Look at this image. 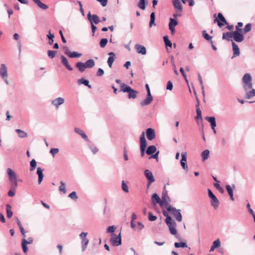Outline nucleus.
Wrapping results in <instances>:
<instances>
[{
  "label": "nucleus",
  "instance_id": "f257e3e1",
  "mask_svg": "<svg viewBox=\"0 0 255 255\" xmlns=\"http://www.w3.org/2000/svg\"><path fill=\"white\" fill-rule=\"evenodd\" d=\"M120 92L128 93V99H135L137 97V94L138 93L137 91L132 89L130 86L127 85L125 83H122Z\"/></svg>",
  "mask_w": 255,
  "mask_h": 255
},
{
  "label": "nucleus",
  "instance_id": "f03ea898",
  "mask_svg": "<svg viewBox=\"0 0 255 255\" xmlns=\"http://www.w3.org/2000/svg\"><path fill=\"white\" fill-rule=\"evenodd\" d=\"M167 210L168 211L173 213L174 217L177 221H182V217L180 209H176L175 207H172L171 205H169L167 208Z\"/></svg>",
  "mask_w": 255,
  "mask_h": 255
},
{
  "label": "nucleus",
  "instance_id": "7ed1b4c3",
  "mask_svg": "<svg viewBox=\"0 0 255 255\" xmlns=\"http://www.w3.org/2000/svg\"><path fill=\"white\" fill-rule=\"evenodd\" d=\"M208 196L211 199V205L215 209H217L219 207L220 202L219 200L216 196L213 193L210 189H208Z\"/></svg>",
  "mask_w": 255,
  "mask_h": 255
},
{
  "label": "nucleus",
  "instance_id": "20e7f679",
  "mask_svg": "<svg viewBox=\"0 0 255 255\" xmlns=\"http://www.w3.org/2000/svg\"><path fill=\"white\" fill-rule=\"evenodd\" d=\"M110 242L114 246H119L122 244V237L121 234L120 233L119 235H116L115 234L112 235L111 238L110 239Z\"/></svg>",
  "mask_w": 255,
  "mask_h": 255
},
{
  "label": "nucleus",
  "instance_id": "39448f33",
  "mask_svg": "<svg viewBox=\"0 0 255 255\" xmlns=\"http://www.w3.org/2000/svg\"><path fill=\"white\" fill-rule=\"evenodd\" d=\"M87 19L91 24H97L101 22V20H100L99 16L97 14H91L90 11L87 14Z\"/></svg>",
  "mask_w": 255,
  "mask_h": 255
},
{
  "label": "nucleus",
  "instance_id": "423d86ee",
  "mask_svg": "<svg viewBox=\"0 0 255 255\" xmlns=\"http://www.w3.org/2000/svg\"><path fill=\"white\" fill-rule=\"evenodd\" d=\"M217 22L218 25L219 27H222L224 24H228V22L221 13L218 14V18H215L214 22Z\"/></svg>",
  "mask_w": 255,
  "mask_h": 255
},
{
  "label": "nucleus",
  "instance_id": "0eeeda50",
  "mask_svg": "<svg viewBox=\"0 0 255 255\" xmlns=\"http://www.w3.org/2000/svg\"><path fill=\"white\" fill-rule=\"evenodd\" d=\"M166 224L169 228L170 234L172 235H175L176 238H178V235H177V230L176 229V222L173 220L171 222H169V223H166Z\"/></svg>",
  "mask_w": 255,
  "mask_h": 255
},
{
  "label": "nucleus",
  "instance_id": "6e6552de",
  "mask_svg": "<svg viewBox=\"0 0 255 255\" xmlns=\"http://www.w3.org/2000/svg\"><path fill=\"white\" fill-rule=\"evenodd\" d=\"M64 53L70 58H79L82 56V54L76 51L71 52L67 47H65Z\"/></svg>",
  "mask_w": 255,
  "mask_h": 255
},
{
  "label": "nucleus",
  "instance_id": "1a4fd4ad",
  "mask_svg": "<svg viewBox=\"0 0 255 255\" xmlns=\"http://www.w3.org/2000/svg\"><path fill=\"white\" fill-rule=\"evenodd\" d=\"M187 155L186 152H182L181 153V159L180 160V164L182 167L186 171H188V165L187 164Z\"/></svg>",
  "mask_w": 255,
  "mask_h": 255
},
{
  "label": "nucleus",
  "instance_id": "9d476101",
  "mask_svg": "<svg viewBox=\"0 0 255 255\" xmlns=\"http://www.w3.org/2000/svg\"><path fill=\"white\" fill-rule=\"evenodd\" d=\"M234 40L237 42H241L244 39V36L242 33V31H234L233 32Z\"/></svg>",
  "mask_w": 255,
  "mask_h": 255
},
{
  "label": "nucleus",
  "instance_id": "9b49d317",
  "mask_svg": "<svg viewBox=\"0 0 255 255\" xmlns=\"http://www.w3.org/2000/svg\"><path fill=\"white\" fill-rule=\"evenodd\" d=\"M60 59L61 61V63L65 66V67L69 71H73V68L69 64L68 59L63 55H61L60 56Z\"/></svg>",
  "mask_w": 255,
  "mask_h": 255
},
{
  "label": "nucleus",
  "instance_id": "f8f14e48",
  "mask_svg": "<svg viewBox=\"0 0 255 255\" xmlns=\"http://www.w3.org/2000/svg\"><path fill=\"white\" fill-rule=\"evenodd\" d=\"M135 49L136 50V52L138 54H140L142 55H145L146 53V48L142 45L138 44H136L134 46Z\"/></svg>",
  "mask_w": 255,
  "mask_h": 255
},
{
  "label": "nucleus",
  "instance_id": "ddd939ff",
  "mask_svg": "<svg viewBox=\"0 0 255 255\" xmlns=\"http://www.w3.org/2000/svg\"><path fill=\"white\" fill-rule=\"evenodd\" d=\"M177 24L178 22L176 20L172 18H169V29L171 31L172 34H173L175 32V27L177 25Z\"/></svg>",
  "mask_w": 255,
  "mask_h": 255
},
{
  "label": "nucleus",
  "instance_id": "4468645a",
  "mask_svg": "<svg viewBox=\"0 0 255 255\" xmlns=\"http://www.w3.org/2000/svg\"><path fill=\"white\" fill-rule=\"evenodd\" d=\"M146 137L149 140H153L155 137L154 130L152 128H148L146 130Z\"/></svg>",
  "mask_w": 255,
  "mask_h": 255
},
{
  "label": "nucleus",
  "instance_id": "2eb2a0df",
  "mask_svg": "<svg viewBox=\"0 0 255 255\" xmlns=\"http://www.w3.org/2000/svg\"><path fill=\"white\" fill-rule=\"evenodd\" d=\"M0 76L2 78L7 77V69L4 64H1L0 67Z\"/></svg>",
  "mask_w": 255,
  "mask_h": 255
},
{
  "label": "nucleus",
  "instance_id": "dca6fc26",
  "mask_svg": "<svg viewBox=\"0 0 255 255\" xmlns=\"http://www.w3.org/2000/svg\"><path fill=\"white\" fill-rule=\"evenodd\" d=\"M151 201L153 205L156 204H159L160 206H162L163 203V201L160 200L159 197L156 193H154L151 196Z\"/></svg>",
  "mask_w": 255,
  "mask_h": 255
},
{
  "label": "nucleus",
  "instance_id": "f3484780",
  "mask_svg": "<svg viewBox=\"0 0 255 255\" xmlns=\"http://www.w3.org/2000/svg\"><path fill=\"white\" fill-rule=\"evenodd\" d=\"M144 175L147 180V181L154 182L155 178L153 175L152 173L148 169H145L144 171Z\"/></svg>",
  "mask_w": 255,
  "mask_h": 255
},
{
  "label": "nucleus",
  "instance_id": "a211bd4d",
  "mask_svg": "<svg viewBox=\"0 0 255 255\" xmlns=\"http://www.w3.org/2000/svg\"><path fill=\"white\" fill-rule=\"evenodd\" d=\"M64 103V99L61 97L57 98L51 101L52 105L54 106L57 109L59 106Z\"/></svg>",
  "mask_w": 255,
  "mask_h": 255
},
{
  "label": "nucleus",
  "instance_id": "6ab92c4d",
  "mask_svg": "<svg viewBox=\"0 0 255 255\" xmlns=\"http://www.w3.org/2000/svg\"><path fill=\"white\" fill-rule=\"evenodd\" d=\"M153 100V97L152 96L151 94L148 95L147 94V97L146 99H145L144 100L142 101L140 103V105L141 106L143 107L146 105H148L151 103V102Z\"/></svg>",
  "mask_w": 255,
  "mask_h": 255
},
{
  "label": "nucleus",
  "instance_id": "aec40b11",
  "mask_svg": "<svg viewBox=\"0 0 255 255\" xmlns=\"http://www.w3.org/2000/svg\"><path fill=\"white\" fill-rule=\"evenodd\" d=\"M140 142V148H145L146 149L147 146V142L145 138L144 132H143L140 136L139 139Z\"/></svg>",
  "mask_w": 255,
  "mask_h": 255
},
{
  "label": "nucleus",
  "instance_id": "412c9836",
  "mask_svg": "<svg viewBox=\"0 0 255 255\" xmlns=\"http://www.w3.org/2000/svg\"><path fill=\"white\" fill-rule=\"evenodd\" d=\"M172 4L176 11H180V12H182L183 7L182 4L179 0H173Z\"/></svg>",
  "mask_w": 255,
  "mask_h": 255
},
{
  "label": "nucleus",
  "instance_id": "4be33fe9",
  "mask_svg": "<svg viewBox=\"0 0 255 255\" xmlns=\"http://www.w3.org/2000/svg\"><path fill=\"white\" fill-rule=\"evenodd\" d=\"M109 57L108 59V64L110 68H112L113 62L115 59L116 58V54L113 52L109 53Z\"/></svg>",
  "mask_w": 255,
  "mask_h": 255
},
{
  "label": "nucleus",
  "instance_id": "5701e85b",
  "mask_svg": "<svg viewBox=\"0 0 255 255\" xmlns=\"http://www.w3.org/2000/svg\"><path fill=\"white\" fill-rule=\"evenodd\" d=\"M7 174L9 175V179L12 182L13 185H16L15 174V172L10 168L7 169Z\"/></svg>",
  "mask_w": 255,
  "mask_h": 255
},
{
  "label": "nucleus",
  "instance_id": "b1692460",
  "mask_svg": "<svg viewBox=\"0 0 255 255\" xmlns=\"http://www.w3.org/2000/svg\"><path fill=\"white\" fill-rule=\"evenodd\" d=\"M43 169H42L41 167H39L37 168L36 174H37V175L38 176V184H40L43 179L44 175L43 174Z\"/></svg>",
  "mask_w": 255,
  "mask_h": 255
},
{
  "label": "nucleus",
  "instance_id": "393cba45",
  "mask_svg": "<svg viewBox=\"0 0 255 255\" xmlns=\"http://www.w3.org/2000/svg\"><path fill=\"white\" fill-rule=\"evenodd\" d=\"M232 45L233 46V50L234 52L233 56L232 57V58H233L235 57L239 56L240 52L238 46L235 42H232Z\"/></svg>",
  "mask_w": 255,
  "mask_h": 255
},
{
  "label": "nucleus",
  "instance_id": "a878e982",
  "mask_svg": "<svg viewBox=\"0 0 255 255\" xmlns=\"http://www.w3.org/2000/svg\"><path fill=\"white\" fill-rule=\"evenodd\" d=\"M162 201L163 204L168 205V203L167 201L166 198L170 200L169 197L167 196V191L165 189V186H164L163 191L162 194Z\"/></svg>",
  "mask_w": 255,
  "mask_h": 255
},
{
  "label": "nucleus",
  "instance_id": "bb28decb",
  "mask_svg": "<svg viewBox=\"0 0 255 255\" xmlns=\"http://www.w3.org/2000/svg\"><path fill=\"white\" fill-rule=\"evenodd\" d=\"M75 66L80 72H84L87 68L84 63L82 62H78L76 63Z\"/></svg>",
  "mask_w": 255,
  "mask_h": 255
},
{
  "label": "nucleus",
  "instance_id": "cd10ccee",
  "mask_svg": "<svg viewBox=\"0 0 255 255\" xmlns=\"http://www.w3.org/2000/svg\"><path fill=\"white\" fill-rule=\"evenodd\" d=\"M206 120L208 121L210 123L212 129H214V128L216 127V119L214 117H206Z\"/></svg>",
  "mask_w": 255,
  "mask_h": 255
},
{
  "label": "nucleus",
  "instance_id": "c85d7f7f",
  "mask_svg": "<svg viewBox=\"0 0 255 255\" xmlns=\"http://www.w3.org/2000/svg\"><path fill=\"white\" fill-rule=\"evenodd\" d=\"M156 151V147L154 145H150L149 146L146 150V153L148 155H151L155 153Z\"/></svg>",
  "mask_w": 255,
  "mask_h": 255
},
{
  "label": "nucleus",
  "instance_id": "c756f323",
  "mask_svg": "<svg viewBox=\"0 0 255 255\" xmlns=\"http://www.w3.org/2000/svg\"><path fill=\"white\" fill-rule=\"evenodd\" d=\"M233 37V32H227L223 33L222 38L226 39L227 41H231V38Z\"/></svg>",
  "mask_w": 255,
  "mask_h": 255
},
{
  "label": "nucleus",
  "instance_id": "7c9ffc66",
  "mask_svg": "<svg viewBox=\"0 0 255 255\" xmlns=\"http://www.w3.org/2000/svg\"><path fill=\"white\" fill-rule=\"evenodd\" d=\"M226 189L230 196L231 200L232 201H234V198L233 196V190L232 187L230 185H226Z\"/></svg>",
  "mask_w": 255,
  "mask_h": 255
},
{
  "label": "nucleus",
  "instance_id": "2f4dec72",
  "mask_svg": "<svg viewBox=\"0 0 255 255\" xmlns=\"http://www.w3.org/2000/svg\"><path fill=\"white\" fill-rule=\"evenodd\" d=\"M78 83L79 85L84 84L85 86H87L89 88H92L91 85H89V81L88 80H86L84 78H81L78 80Z\"/></svg>",
  "mask_w": 255,
  "mask_h": 255
},
{
  "label": "nucleus",
  "instance_id": "473e14b6",
  "mask_svg": "<svg viewBox=\"0 0 255 255\" xmlns=\"http://www.w3.org/2000/svg\"><path fill=\"white\" fill-rule=\"evenodd\" d=\"M87 68H91L95 66V63L93 59H90L84 63Z\"/></svg>",
  "mask_w": 255,
  "mask_h": 255
},
{
  "label": "nucleus",
  "instance_id": "72a5a7b5",
  "mask_svg": "<svg viewBox=\"0 0 255 255\" xmlns=\"http://www.w3.org/2000/svg\"><path fill=\"white\" fill-rule=\"evenodd\" d=\"M209 154L210 151L208 149H206L204 150L201 153L202 161H205L207 160L209 157Z\"/></svg>",
  "mask_w": 255,
  "mask_h": 255
},
{
  "label": "nucleus",
  "instance_id": "f704fd0d",
  "mask_svg": "<svg viewBox=\"0 0 255 255\" xmlns=\"http://www.w3.org/2000/svg\"><path fill=\"white\" fill-rule=\"evenodd\" d=\"M252 77L249 73L245 74L243 77V82L244 83L251 82Z\"/></svg>",
  "mask_w": 255,
  "mask_h": 255
},
{
  "label": "nucleus",
  "instance_id": "c9c22d12",
  "mask_svg": "<svg viewBox=\"0 0 255 255\" xmlns=\"http://www.w3.org/2000/svg\"><path fill=\"white\" fill-rule=\"evenodd\" d=\"M27 245V244L26 243V240L25 239H23L22 240L21 246L23 253L25 254H27V253L28 252V248Z\"/></svg>",
  "mask_w": 255,
  "mask_h": 255
},
{
  "label": "nucleus",
  "instance_id": "e433bc0d",
  "mask_svg": "<svg viewBox=\"0 0 255 255\" xmlns=\"http://www.w3.org/2000/svg\"><path fill=\"white\" fill-rule=\"evenodd\" d=\"M34 2L37 5V6L41 8L42 9L45 10L48 8V6L46 4L42 3L40 0H36V1Z\"/></svg>",
  "mask_w": 255,
  "mask_h": 255
},
{
  "label": "nucleus",
  "instance_id": "4c0bfd02",
  "mask_svg": "<svg viewBox=\"0 0 255 255\" xmlns=\"http://www.w3.org/2000/svg\"><path fill=\"white\" fill-rule=\"evenodd\" d=\"M17 134L20 138H25L28 136V134L26 132L19 129H17Z\"/></svg>",
  "mask_w": 255,
  "mask_h": 255
},
{
  "label": "nucleus",
  "instance_id": "58836bf2",
  "mask_svg": "<svg viewBox=\"0 0 255 255\" xmlns=\"http://www.w3.org/2000/svg\"><path fill=\"white\" fill-rule=\"evenodd\" d=\"M254 96H255V90L253 89L251 91L247 92L246 94L245 98L246 99H250Z\"/></svg>",
  "mask_w": 255,
  "mask_h": 255
},
{
  "label": "nucleus",
  "instance_id": "ea45409f",
  "mask_svg": "<svg viewBox=\"0 0 255 255\" xmlns=\"http://www.w3.org/2000/svg\"><path fill=\"white\" fill-rule=\"evenodd\" d=\"M89 240L86 238L85 239L82 240L81 242L82 244V252H84L86 249L87 246L89 244Z\"/></svg>",
  "mask_w": 255,
  "mask_h": 255
},
{
  "label": "nucleus",
  "instance_id": "a19ab883",
  "mask_svg": "<svg viewBox=\"0 0 255 255\" xmlns=\"http://www.w3.org/2000/svg\"><path fill=\"white\" fill-rule=\"evenodd\" d=\"M163 40L166 47H171L172 44L171 42L169 40L168 36L167 35H165L163 36Z\"/></svg>",
  "mask_w": 255,
  "mask_h": 255
},
{
  "label": "nucleus",
  "instance_id": "79ce46f5",
  "mask_svg": "<svg viewBox=\"0 0 255 255\" xmlns=\"http://www.w3.org/2000/svg\"><path fill=\"white\" fill-rule=\"evenodd\" d=\"M36 166L37 162L36 160L34 159H32L31 161L30 162V171H32L34 170L36 167Z\"/></svg>",
  "mask_w": 255,
  "mask_h": 255
},
{
  "label": "nucleus",
  "instance_id": "37998d69",
  "mask_svg": "<svg viewBox=\"0 0 255 255\" xmlns=\"http://www.w3.org/2000/svg\"><path fill=\"white\" fill-rule=\"evenodd\" d=\"M174 247L176 248H187V245L185 242H176L174 243Z\"/></svg>",
  "mask_w": 255,
  "mask_h": 255
},
{
  "label": "nucleus",
  "instance_id": "c03bdc74",
  "mask_svg": "<svg viewBox=\"0 0 255 255\" xmlns=\"http://www.w3.org/2000/svg\"><path fill=\"white\" fill-rule=\"evenodd\" d=\"M12 212L11 211V206L8 205V204H7L6 205V216L8 218H10L12 217Z\"/></svg>",
  "mask_w": 255,
  "mask_h": 255
},
{
  "label": "nucleus",
  "instance_id": "a18cd8bd",
  "mask_svg": "<svg viewBox=\"0 0 255 255\" xmlns=\"http://www.w3.org/2000/svg\"><path fill=\"white\" fill-rule=\"evenodd\" d=\"M202 34H203V36L204 37V38L206 40H208V41H210V42H211V41H212V37L211 36H210V35H209L207 33V31H206V30H203V31H202Z\"/></svg>",
  "mask_w": 255,
  "mask_h": 255
},
{
  "label": "nucleus",
  "instance_id": "49530a36",
  "mask_svg": "<svg viewBox=\"0 0 255 255\" xmlns=\"http://www.w3.org/2000/svg\"><path fill=\"white\" fill-rule=\"evenodd\" d=\"M137 6L142 10L145 9V0H139Z\"/></svg>",
  "mask_w": 255,
  "mask_h": 255
},
{
  "label": "nucleus",
  "instance_id": "de8ad7c7",
  "mask_svg": "<svg viewBox=\"0 0 255 255\" xmlns=\"http://www.w3.org/2000/svg\"><path fill=\"white\" fill-rule=\"evenodd\" d=\"M163 214L164 216L166 217L165 222L169 223V222H171L173 221L171 217L168 214L167 212L165 210L163 211Z\"/></svg>",
  "mask_w": 255,
  "mask_h": 255
},
{
  "label": "nucleus",
  "instance_id": "09e8293b",
  "mask_svg": "<svg viewBox=\"0 0 255 255\" xmlns=\"http://www.w3.org/2000/svg\"><path fill=\"white\" fill-rule=\"evenodd\" d=\"M196 113H197V115L195 117V120H197L198 119H200L202 121V112H201L200 108H197L196 109Z\"/></svg>",
  "mask_w": 255,
  "mask_h": 255
},
{
  "label": "nucleus",
  "instance_id": "8fccbe9b",
  "mask_svg": "<svg viewBox=\"0 0 255 255\" xmlns=\"http://www.w3.org/2000/svg\"><path fill=\"white\" fill-rule=\"evenodd\" d=\"M57 52V51L49 50L47 51V55L50 59H53L55 57Z\"/></svg>",
  "mask_w": 255,
  "mask_h": 255
},
{
  "label": "nucleus",
  "instance_id": "3c124183",
  "mask_svg": "<svg viewBox=\"0 0 255 255\" xmlns=\"http://www.w3.org/2000/svg\"><path fill=\"white\" fill-rule=\"evenodd\" d=\"M108 40L107 38H102L100 41V46L104 48L107 44Z\"/></svg>",
  "mask_w": 255,
  "mask_h": 255
},
{
  "label": "nucleus",
  "instance_id": "603ef678",
  "mask_svg": "<svg viewBox=\"0 0 255 255\" xmlns=\"http://www.w3.org/2000/svg\"><path fill=\"white\" fill-rule=\"evenodd\" d=\"M252 29V24L250 23H249L247 24L245 27L243 29L244 33H246L249 31H250Z\"/></svg>",
  "mask_w": 255,
  "mask_h": 255
},
{
  "label": "nucleus",
  "instance_id": "864d4df0",
  "mask_svg": "<svg viewBox=\"0 0 255 255\" xmlns=\"http://www.w3.org/2000/svg\"><path fill=\"white\" fill-rule=\"evenodd\" d=\"M59 190L60 191L62 192L63 193H66V192L65 185L63 181L60 182V186L59 187Z\"/></svg>",
  "mask_w": 255,
  "mask_h": 255
},
{
  "label": "nucleus",
  "instance_id": "5fc2aeb1",
  "mask_svg": "<svg viewBox=\"0 0 255 255\" xmlns=\"http://www.w3.org/2000/svg\"><path fill=\"white\" fill-rule=\"evenodd\" d=\"M122 190L126 193H128L129 191L128 186L125 183L124 180H123L122 182Z\"/></svg>",
  "mask_w": 255,
  "mask_h": 255
},
{
  "label": "nucleus",
  "instance_id": "6e6d98bb",
  "mask_svg": "<svg viewBox=\"0 0 255 255\" xmlns=\"http://www.w3.org/2000/svg\"><path fill=\"white\" fill-rule=\"evenodd\" d=\"M17 224L19 227V230L20 231L22 235H24L26 233V232H25L24 228H23L20 222L19 221V220L17 218Z\"/></svg>",
  "mask_w": 255,
  "mask_h": 255
},
{
  "label": "nucleus",
  "instance_id": "4d7b16f0",
  "mask_svg": "<svg viewBox=\"0 0 255 255\" xmlns=\"http://www.w3.org/2000/svg\"><path fill=\"white\" fill-rule=\"evenodd\" d=\"M252 88V82L247 83L244 84V88L245 91H247Z\"/></svg>",
  "mask_w": 255,
  "mask_h": 255
},
{
  "label": "nucleus",
  "instance_id": "13d9d810",
  "mask_svg": "<svg viewBox=\"0 0 255 255\" xmlns=\"http://www.w3.org/2000/svg\"><path fill=\"white\" fill-rule=\"evenodd\" d=\"M116 229V227L115 226H111L109 227L107 229V233H113Z\"/></svg>",
  "mask_w": 255,
  "mask_h": 255
},
{
  "label": "nucleus",
  "instance_id": "bf43d9fd",
  "mask_svg": "<svg viewBox=\"0 0 255 255\" xmlns=\"http://www.w3.org/2000/svg\"><path fill=\"white\" fill-rule=\"evenodd\" d=\"M243 25V23L241 22H239L237 23V25L236 26V31H242V29L241 28Z\"/></svg>",
  "mask_w": 255,
  "mask_h": 255
},
{
  "label": "nucleus",
  "instance_id": "052dcab7",
  "mask_svg": "<svg viewBox=\"0 0 255 255\" xmlns=\"http://www.w3.org/2000/svg\"><path fill=\"white\" fill-rule=\"evenodd\" d=\"M68 197L70 198L73 199V200H77L78 199V196L76 195V193L75 191L72 192L69 195H68Z\"/></svg>",
  "mask_w": 255,
  "mask_h": 255
},
{
  "label": "nucleus",
  "instance_id": "680f3d73",
  "mask_svg": "<svg viewBox=\"0 0 255 255\" xmlns=\"http://www.w3.org/2000/svg\"><path fill=\"white\" fill-rule=\"evenodd\" d=\"M157 219V217L156 216L153 215V214L149 212L148 214V220L150 221H154Z\"/></svg>",
  "mask_w": 255,
  "mask_h": 255
},
{
  "label": "nucleus",
  "instance_id": "e2e57ef3",
  "mask_svg": "<svg viewBox=\"0 0 255 255\" xmlns=\"http://www.w3.org/2000/svg\"><path fill=\"white\" fill-rule=\"evenodd\" d=\"M216 248H219L221 246V242L219 239H217L214 241L212 245Z\"/></svg>",
  "mask_w": 255,
  "mask_h": 255
},
{
  "label": "nucleus",
  "instance_id": "0e129e2a",
  "mask_svg": "<svg viewBox=\"0 0 255 255\" xmlns=\"http://www.w3.org/2000/svg\"><path fill=\"white\" fill-rule=\"evenodd\" d=\"M59 152L58 148H52L50 150V153L53 156H54V155L58 153Z\"/></svg>",
  "mask_w": 255,
  "mask_h": 255
},
{
  "label": "nucleus",
  "instance_id": "69168bd1",
  "mask_svg": "<svg viewBox=\"0 0 255 255\" xmlns=\"http://www.w3.org/2000/svg\"><path fill=\"white\" fill-rule=\"evenodd\" d=\"M104 71L102 68H99L97 70L96 76L98 77L102 76L104 75Z\"/></svg>",
  "mask_w": 255,
  "mask_h": 255
},
{
  "label": "nucleus",
  "instance_id": "338daca9",
  "mask_svg": "<svg viewBox=\"0 0 255 255\" xmlns=\"http://www.w3.org/2000/svg\"><path fill=\"white\" fill-rule=\"evenodd\" d=\"M172 89H173L172 83L170 81H169L167 84L166 89L168 90L171 91L172 90Z\"/></svg>",
  "mask_w": 255,
  "mask_h": 255
},
{
  "label": "nucleus",
  "instance_id": "774afa93",
  "mask_svg": "<svg viewBox=\"0 0 255 255\" xmlns=\"http://www.w3.org/2000/svg\"><path fill=\"white\" fill-rule=\"evenodd\" d=\"M215 187H216L221 193L224 192V189L220 185V184L218 183H215L214 184Z\"/></svg>",
  "mask_w": 255,
  "mask_h": 255
}]
</instances>
